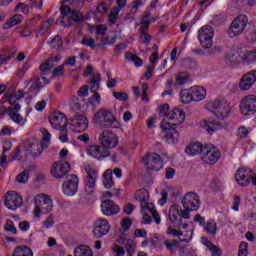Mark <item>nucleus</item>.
<instances>
[{
    "label": "nucleus",
    "mask_w": 256,
    "mask_h": 256,
    "mask_svg": "<svg viewBox=\"0 0 256 256\" xmlns=\"http://www.w3.org/2000/svg\"><path fill=\"white\" fill-rule=\"evenodd\" d=\"M42 133V141L41 143H30L26 147V151L28 155H32V157H39L43 154V149H47L49 145H51V133H49L48 129L42 128L40 129Z\"/></svg>",
    "instance_id": "5"
},
{
    "label": "nucleus",
    "mask_w": 256,
    "mask_h": 256,
    "mask_svg": "<svg viewBox=\"0 0 256 256\" xmlns=\"http://www.w3.org/2000/svg\"><path fill=\"white\" fill-rule=\"evenodd\" d=\"M48 45H52L53 49L61 51V49H63V40L61 39V36L57 35L48 41Z\"/></svg>",
    "instance_id": "42"
},
{
    "label": "nucleus",
    "mask_w": 256,
    "mask_h": 256,
    "mask_svg": "<svg viewBox=\"0 0 256 256\" xmlns=\"http://www.w3.org/2000/svg\"><path fill=\"white\" fill-rule=\"evenodd\" d=\"M112 253H114V256H125V248L119 246V245H114L112 247Z\"/></svg>",
    "instance_id": "63"
},
{
    "label": "nucleus",
    "mask_w": 256,
    "mask_h": 256,
    "mask_svg": "<svg viewBox=\"0 0 256 256\" xmlns=\"http://www.w3.org/2000/svg\"><path fill=\"white\" fill-rule=\"evenodd\" d=\"M212 108L214 109V115H216L217 119H225V117L229 115L230 108L227 102L215 100L212 102Z\"/></svg>",
    "instance_id": "23"
},
{
    "label": "nucleus",
    "mask_w": 256,
    "mask_h": 256,
    "mask_svg": "<svg viewBox=\"0 0 256 256\" xmlns=\"http://www.w3.org/2000/svg\"><path fill=\"white\" fill-rule=\"evenodd\" d=\"M71 171V165L66 160L54 162L51 166L50 173L55 179H63Z\"/></svg>",
    "instance_id": "11"
},
{
    "label": "nucleus",
    "mask_w": 256,
    "mask_h": 256,
    "mask_svg": "<svg viewBox=\"0 0 256 256\" xmlns=\"http://www.w3.org/2000/svg\"><path fill=\"white\" fill-rule=\"evenodd\" d=\"M112 95L114 98L117 99V101H127V99H129V95H127V93L125 92H112Z\"/></svg>",
    "instance_id": "59"
},
{
    "label": "nucleus",
    "mask_w": 256,
    "mask_h": 256,
    "mask_svg": "<svg viewBox=\"0 0 256 256\" xmlns=\"http://www.w3.org/2000/svg\"><path fill=\"white\" fill-rule=\"evenodd\" d=\"M142 161L150 171H161L163 169V159L157 153H148L143 158Z\"/></svg>",
    "instance_id": "12"
},
{
    "label": "nucleus",
    "mask_w": 256,
    "mask_h": 256,
    "mask_svg": "<svg viewBox=\"0 0 256 256\" xmlns=\"http://www.w3.org/2000/svg\"><path fill=\"white\" fill-rule=\"evenodd\" d=\"M4 205L7 207V209L15 211L23 205V198L16 191L7 192L5 194Z\"/></svg>",
    "instance_id": "16"
},
{
    "label": "nucleus",
    "mask_w": 256,
    "mask_h": 256,
    "mask_svg": "<svg viewBox=\"0 0 256 256\" xmlns=\"http://www.w3.org/2000/svg\"><path fill=\"white\" fill-rule=\"evenodd\" d=\"M202 127L209 133V135H213L217 129H221L222 125L218 120L208 118L203 120Z\"/></svg>",
    "instance_id": "29"
},
{
    "label": "nucleus",
    "mask_w": 256,
    "mask_h": 256,
    "mask_svg": "<svg viewBox=\"0 0 256 256\" xmlns=\"http://www.w3.org/2000/svg\"><path fill=\"white\" fill-rule=\"evenodd\" d=\"M55 225V216L50 214L45 221L42 222V227L44 229H51Z\"/></svg>",
    "instance_id": "48"
},
{
    "label": "nucleus",
    "mask_w": 256,
    "mask_h": 256,
    "mask_svg": "<svg viewBox=\"0 0 256 256\" xmlns=\"http://www.w3.org/2000/svg\"><path fill=\"white\" fill-rule=\"evenodd\" d=\"M12 256H33V250L27 246H18L13 250Z\"/></svg>",
    "instance_id": "38"
},
{
    "label": "nucleus",
    "mask_w": 256,
    "mask_h": 256,
    "mask_svg": "<svg viewBox=\"0 0 256 256\" xmlns=\"http://www.w3.org/2000/svg\"><path fill=\"white\" fill-rule=\"evenodd\" d=\"M190 91L192 93L193 101H203L207 96V91L201 86H193L190 88Z\"/></svg>",
    "instance_id": "32"
},
{
    "label": "nucleus",
    "mask_w": 256,
    "mask_h": 256,
    "mask_svg": "<svg viewBox=\"0 0 256 256\" xmlns=\"http://www.w3.org/2000/svg\"><path fill=\"white\" fill-rule=\"evenodd\" d=\"M201 159L206 165H215L221 159V152L217 147L207 144L204 146Z\"/></svg>",
    "instance_id": "8"
},
{
    "label": "nucleus",
    "mask_w": 256,
    "mask_h": 256,
    "mask_svg": "<svg viewBox=\"0 0 256 256\" xmlns=\"http://www.w3.org/2000/svg\"><path fill=\"white\" fill-rule=\"evenodd\" d=\"M92 93H94V95L88 99V103L89 105H92V107H95V103H101V95H99L97 92Z\"/></svg>",
    "instance_id": "55"
},
{
    "label": "nucleus",
    "mask_w": 256,
    "mask_h": 256,
    "mask_svg": "<svg viewBox=\"0 0 256 256\" xmlns=\"http://www.w3.org/2000/svg\"><path fill=\"white\" fill-rule=\"evenodd\" d=\"M119 17V8H112L108 16L109 23L115 25L117 23V18Z\"/></svg>",
    "instance_id": "49"
},
{
    "label": "nucleus",
    "mask_w": 256,
    "mask_h": 256,
    "mask_svg": "<svg viewBox=\"0 0 256 256\" xmlns=\"http://www.w3.org/2000/svg\"><path fill=\"white\" fill-rule=\"evenodd\" d=\"M187 83H191V74L188 72H179L176 74V85L179 87H183V85H187Z\"/></svg>",
    "instance_id": "36"
},
{
    "label": "nucleus",
    "mask_w": 256,
    "mask_h": 256,
    "mask_svg": "<svg viewBox=\"0 0 256 256\" xmlns=\"http://www.w3.org/2000/svg\"><path fill=\"white\" fill-rule=\"evenodd\" d=\"M82 21L83 14H81V12L73 10L72 13L62 17L61 25H63L64 27H71L75 25V23H81Z\"/></svg>",
    "instance_id": "24"
},
{
    "label": "nucleus",
    "mask_w": 256,
    "mask_h": 256,
    "mask_svg": "<svg viewBox=\"0 0 256 256\" xmlns=\"http://www.w3.org/2000/svg\"><path fill=\"white\" fill-rule=\"evenodd\" d=\"M102 183L105 189H111L115 182L113 181V171L111 169L106 170L102 175Z\"/></svg>",
    "instance_id": "35"
},
{
    "label": "nucleus",
    "mask_w": 256,
    "mask_h": 256,
    "mask_svg": "<svg viewBox=\"0 0 256 256\" xmlns=\"http://www.w3.org/2000/svg\"><path fill=\"white\" fill-rule=\"evenodd\" d=\"M247 23H249L247 16L241 14L236 17L228 28V37H230V39H234V37H239V35H241L245 31V29H247Z\"/></svg>",
    "instance_id": "6"
},
{
    "label": "nucleus",
    "mask_w": 256,
    "mask_h": 256,
    "mask_svg": "<svg viewBox=\"0 0 256 256\" xmlns=\"http://www.w3.org/2000/svg\"><path fill=\"white\" fill-rule=\"evenodd\" d=\"M249 136V130L245 126H240L237 129V138L238 139H247Z\"/></svg>",
    "instance_id": "51"
},
{
    "label": "nucleus",
    "mask_w": 256,
    "mask_h": 256,
    "mask_svg": "<svg viewBox=\"0 0 256 256\" xmlns=\"http://www.w3.org/2000/svg\"><path fill=\"white\" fill-rule=\"evenodd\" d=\"M96 41H100L97 47H107V45H109V38L105 36V34L101 35V37L96 36Z\"/></svg>",
    "instance_id": "60"
},
{
    "label": "nucleus",
    "mask_w": 256,
    "mask_h": 256,
    "mask_svg": "<svg viewBox=\"0 0 256 256\" xmlns=\"http://www.w3.org/2000/svg\"><path fill=\"white\" fill-rule=\"evenodd\" d=\"M256 83V70L247 72L240 79L239 87L241 91H249Z\"/></svg>",
    "instance_id": "21"
},
{
    "label": "nucleus",
    "mask_w": 256,
    "mask_h": 256,
    "mask_svg": "<svg viewBox=\"0 0 256 256\" xmlns=\"http://www.w3.org/2000/svg\"><path fill=\"white\" fill-rule=\"evenodd\" d=\"M81 44L85 45L86 47H90V49H95V47H97V44H95V40L87 37H84L82 39Z\"/></svg>",
    "instance_id": "57"
},
{
    "label": "nucleus",
    "mask_w": 256,
    "mask_h": 256,
    "mask_svg": "<svg viewBox=\"0 0 256 256\" xmlns=\"http://www.w3.org/2000/svg\"><path fill=\"white\" fill-rule=\"evenodd\" d=\"M16 181L18 183H27V181H29V172L24 170L22 173L18 174L16 176Z\"/></svg>",
    "instance_id": "53"
},
{
    "label": "nucleus",
    "mask_w": 256,
    "mask_h": 256,
    "mask_svg": "<svg viewBox=\"0 0 256 256\" xmlns=\"http://www.w3.org/2000/svg\"><path fill=\"white\" fill-rule=\"evenodd\" d=\"M180 100L184 104L191 103V101H193V94L191 92V88L188 90L183 89L180 91Z\"/></svg>",
    "instance_id": "40"
},
{
    "label": "nucleus",
    "mask_w": 256,
    "mask_h": 256,
    "mask_svg": "<svg viewBox=\"0 0 256 256\" xmlns=\"http://www.w3.org/2000/svg\"><path fill=\"white\" fill-rule=\"evenodd\" d=\"M85 171H86L85 191L86 193H88V195H93V193H95V183L99 178V174L97 173V170H95L89 165L85 167Z\"/></svg>",
    "instance_id": "15"
},
{
    "label": "nucleus",
    "mask_w": 256,
    "mask_h": 256,
    "mask_svg": "<svg viewBox=\"0 0 256 256\" xmlns=\"http://www.w3.org/2000/svg\"><path fill=\"white\" fill-rule=\"evenodd\" d=\"M235 179L241 187H247V185L256 186V175L250 168H239L235 173Z\"/></svg>",
    "instance_id": "7"
},
{
    "label": "nucleus",
    "mask_w": 256,
    "mask_h": 256,
    "mask_svg": "<svg viewBox=\"0 0 256 256\" xmlns=\"http://www.w3.org/2000/svg\"><path fill=\"white\" fill-rule=\"evenodd\" d=\"M21 110V105L19 104H15L14 106H10L8 107V117H10V119H12V121L14 123H23V121H25V119L23 118V116H21V114H19V111Z\"/></svg>",
    "instance_id": "30"
},
{
    "label": "nucleus",
    "mask_w": 256,
    "mask_h": 256,
    "mask_svg": "<svg viewBox=\"0 0 256 256\" xmlns=\"http://www.w3.org/2000/svg\"><path fill=\"white\" fill-rule=\"evenodd\" d=\"M135 199L140 202L141 209H143V211H149L154 218L156 225H159L161 223V216L155 209L153 203H149V191L145 188L137 190Z\"/></svg>",
    "instance_id": "3"
},
{
    "label": "nucleus",
    "mask_w": 256,
    "mask_h": 256,
    "mask_svg": "<svg viewBox=\"0 0 256 256\" xmlns=\"http://www.w3.org/2000/svg\"><path fill=\"white\" fill-rule=\"evenodd\" d=\"M125 59H127V61H132V63H134V65H135V67L143 66V60H141V58H139V56H137L131 52L125 53Z\"/></svg>",
    "instance_id": "41"
},
{
    "label": "nucleus",
    "mask_w": 256,
    "mask_h": 256,
    "mask_svg": "<svg viewBox=\"0 0 256 256\" xmlns=\"http://www.w3.org/2000/svg\"><path fill=\"white\" fill-rule=\"evenodd\" d=\"M53 67H55V64H53V59H48L46 62H43L39 66V70L42 73H49V71H51V69H53Z\"/></svg>",
    "instance_id": "46"
},
{
    "label": "nucleus",
    "mask_w": 256,
    "mask_h": 256,
    "mask_svg": "<svg viewBox=\"0 0 256 256\" xmlns=\"http://www.w3.org/2000/svg\"><path fill=\"white\" fill-rule=\"evenodd\" d=\"M17 54V49H3L0 51V65L3 63H7V61H11L13 57Z\"/></svg>",
    "instance_id": "34"
},
{
    "label": "nucleus",
    "mask_w": 256,
    "mask_h": 256,
    "mask_svg": "<svg viewBox=\"0 0 256 256\" xmlns=\"http://www.w3.org/2000/svg\"><path fill=\"white\" fill-rule=\"evenodd\" d=\"M35 208L33 210L34 217L39 219L41 215H46V213H51L53 211V200L51 196L44 194H38L34 198Z\"/></svg>",
    "instance_id": "4"
},
{
    "label": "nucleus",
    "mask_w": 256,
    "mask_h": 256,
    "mask_svg": "<svg viewBox=\"0 0 256 256\" xmlns=\"http://www.w3.org/2000/svg\"><path fill=\"white\" fill-rule=\"evenodd\" d=\"M131 225H133V221L131 218H124L121 221V227L124 231H129L131 229Z\"/></svg>",
    "instance_id": "62"
},
{
    "label": "nucleus",
    "mask_w": 256,
    "mask_h": 256,
    "mask_svg": "<svg viewBox=\"0 0 256 256\" xmlns=\"http://www.w3.org/2000/svg\"><path fill=\"white\" fill-rule=\"evenodd\" d=\"M101 83V74L96 73L92 75V79L89 81L91 93H97L99 91V84Z\"/></svg>",
    "instance_id": "37"
},
{
    "label": "nucleus",
    "mask_w": 256,
    "mask_h": 256,
    "mask_svg": "<svg viewBox=\"0 0 256 256\" xmlns=\"http://www.w3.org/2000/svg\"><path fill=\"white\" fill-rule=\"evenodd\" d=\"M26 92L23 90H15V86H10L8 91L5 94V97L2 98V103H5V101H8L10 104V107H15V105H19L17 101L19 99H23L25 97Z\"/></svg>",
    "instance_id": "19"
},
{
    "label": "nucleus",
    "mask_w": 256,
    "mask_h": 256,
    "mask_svg": "<svg viewBox=\"0 0 256 256\" xmlns=\"http://www.w3.org/2000/svg\"><path fill=\"white\" fill-rule=\"evenodd\" d=\"M243 63H255L256 61V50L247 51L242 55Z\"/></svg>",
    "instance_id": "43"
},
{
    "label": "nucleus",
    "mask_w": 256,
    "mask_h": 256,
    "mask_svg": "<svg viewBox=\"0 0 256 256\" xmlns=\"http://www.w3.org/2000/svg\"><path fill=\"white\" fill-rule=\"evenodd\" d=\"M205 146L201 142H194L185 148V151L188 155H203V150Z\"/></svg>",
    "instance_id": "33"
},
{
    "label": "nucleus",
    "mask_w": 256,
    "mask_h": 256,
    "mask_svg": "<svg viewBox=\"0 0 256 256\" xmlns=\"http://www.w3.org/2000/svg\"><path fill=\"white\" fill-rule=\"evenodd\" d=\"M87 127H89V120L83 115L76 116L71 122L72 131H75V133L86 131Z\"/></svg>",
    "instance_id": "25"
},
{
    "label": "nucleus",
    "mask_w": 256,
    "mask_h": 256,
    "mask_svg": "<svg viewBox=\"0 0 256 256\" xmlns=\"http://www.w3.org/2000/svg\"><path fill=\"white\" fill-rule=\"evenodd\" d=\"M249 244L247 242H241L238 250V256H247L249 255V251L247 250Z\"/></svg>",
    "instance_id": "52"
},
{
    "label": "nucleus",
    "mask_w": 256,
    "mask_h": 256,
    "mask_svg": "<svg viewBox=\"0 0 256 256\" xmlns=\"http://www.w3.org/2000/svg\"><path fill=\"white\" fill-rule=\"evenodd\" d=\"M52 75L53 77H62V75H65V66L62 64L54 68Z\"/></svg>",
    "instance_id": "61"
},
{
    "label": "nucleus",
    "mask_w": 256,
    "mask_h": 256,
    "mask_svg": "<svg viewBox=\"0 0 256 256\" xmlns=\"http://www.w3.org/2000/svg\"><path fill=\"white\" fill-rule=\"evenodd\" d=\"M165 133V141L168 142L169 145H175V143H179V132L175 130V127L162 129Z\"/></svg>",
    "instance_id": "31"
},
{
    "label": "nucleus",
    "mask_w": 256,
    "mask_h": 256,
    "mask_svg": "<svg viewBox=\"0 0 256 256\" xmlns=\"http://www.w3.org/2000/svg\"><path fill=\"white\" fill-rule=\"evenodd\" d=\"M53 24V18H49L45 22H43L40 26V29L38 31L39 35H45L47 33V30L51 28V25Z\"/></svg>",
    "instance_id": "47"
},
{
    "label": "nucleus",
    "mask_w": 256,
    "mask_h": 256,
    "mask_svg": "<svg viewBox=\"0 0 256 256\" xmlns=\"http://www.w3.org/2000/svg\"><path fill=\"white\" fill-rule=\"evenodd\" d=\"M86 153L90 157L98 159V161H102V159L111 157V152L105 150L101 144L88 146V148L86 149Z\"/></svg>",
    "instance_id": "20"
},
{
    "label": "nucleus",
    "mask_w": 256,
    "mask_h": 256,
    "mask_svg": "<svg viewBox=\"0 0 256 256\" xmlns=\"http://www.w3.org/2000/svg\"><path fill=\"white\" fill-rule=\"evenodd\" d=\"M179 211H180L179 205H172L169 209L168 217H169L170 223H172L174 227H179L181 223H183V219L180 218Z\"/></svg>",
    "instance_id": "28"
},
{
    "label": "nucleus",
    "mask_w": 256,
    "mask_h": 256,
    "mask_svg": "<svg viewBox=\"0 0 256 256\" xmlns=\"http://www.w3.org/2000/svg\"><path fill=\"white\" fill-rule=\"evenodd\" d=\"M4 230L7 233H12V235H17V227H15V223L11 219H7L4 224Z\"/></svg>",
    "instance_id": "45"
},
{
    "label": "nucleus",
    "mask_w": 256,
    "mask_h": 256,
    "mask_svg": "<svg viewBox=\"0 0 256 256\" xmlns=\"http://www.w3.org/2000/svg\"><path fill=\"white\" fill-rule=\"evenodd\" d=\"M152 39L153 37L149 35L147 32L140 33V40H141V43H144V45H149Z\"/></svg>",
    "instance_id": "58"
},
{
    "label": "nucleus",
    "mask_w": 256,
    "mask_h": 256,
    "mask_svg": "<svg viewBox=\"0 0 256 256\" xmlns=\"http://www.w3.org/2000/svg\"><path fill=\"white\" fill-rule=\"evenodd\" d=\"M111 231V225L109 221L105 218H99L95 221L94 227L92 230L93 236L96 239H101V237H105Z\"/></svg>",
    "instance_id": "17"
},
{
    "label": "nucleus",
    "mask_w": 256,
    "mask_h": 256,
    "mask_svg": "<svg viewBox=\"0 0 256 256\" xmlns=\"http://www.w3.org/2000/svg\"><path fill=\"white\" fill-rule=\"evenodd\" d=\"M240 111L242 115H254L256 113V96L248 95L240 102Z\"/></svg>",
    "instance_id": "18"
},
{
    "label": "nucleus",
    "mask_w": 256,
    "mask_h": 256,
    "mask_svg": "<svg viewBox=\"0 0 256 256\" xmlns=\"http://www.w3.org/2000/svg\"><path fill=\"white\" fill-rule=\"evenodd\" d=\"M204 231L210 235H216L217 233V223L215 220H209L206 225H204Z\"/></svg>",
    "instance_id": "44"
},
{
    "label": "nucleus",
    "mask_w": 256,
    "mask_h": 256,
    "mask_svg": "<svg viewBox=\"0 0 256 256\" xmlns=\"http://www.w3.org/2000/svg\"><path fill=\"white\" fill-rule=\"evenodd\" d=\"M66 181L62 185V191L64 195H67L68 197H73V195L77 194V191H79V178L77 175H68L66 177Z\"/></svg>",
    "instance_id": "14"
},
{
    "label": "nucleus",
    "mask_w": 256,
    "mask_h": 256,
    "mask_svg": "<svg viewBox=\"0 0 256 256\" xmlns=\"http://www.w3.org/2000/svg\"><path fill=\"white\" fill-rule=\"evenodd\" d=\"M182 206L187 211H197L201 207V198L195 192H188L182 198Z\"/></svg>",
    "instance_id": "13"
},
{
    "label": "nucleus",
    "mask_w": 256,
    "mask_h": 256,
    "mask_svg": "<svg viewBox=\"0 0 256 256\" xmlns=\"http://www.w3.org/2000/svg\"><path fill=\"white\" fill-rule=\"evenodd\" d=\"M224 61L227 65H238L239 56H224Z\"/></svg>",
    "instance_id": "56"
},
{
    "label": "nucleus",
    "mask_w": 256,
    "mask_h": 256,
    "mask_svg": "<svg viewBox=\"0 0 256 256\" xmlns=\"http://www.w3.org/2000/svg\"><path fill=\"white\" fill-rule=\"evenodd\" d=\"M101 211L103 215H117L119 213L120 208L116 205L112 200H104L101 203Z\"/></svg>",
    "instance_id": "27"
},
{
    "label": "nucleus",
    "mask_w": 256,
    "mask_h": 256,
    "mask_svg": "<svg viewBox=\"0 0 256 256\" xmlns=\"http://www.w3.org/2000/svg\"><path fill=\"white\" fill-rule=\"evenodd\" d=\"M98 143L104 149H115L119 145V138L110 130H104L98 137Z\"/></svg>",
    "instance_id": "10"
},
{
    "label": "nucleus",
    "mask_w": 256,
    "mask_h": 256,
    "mask_svg": "<svg viewBox=\"0 0 256 256\" xmlns=\"http://www.w3.org/2000/svg\"><path fill=\"white\" fill-rule=\"evenodd\" d=\"M215 30L210 25L203 26L198 31V39L203 49H211L213 47V37Z\"/></svg>",
    "instance_id": "9"
},
{
    "label": "nucleus",
    "mask_w": 256,
    "mask_h": 256,
    "mask_svg": "<svg viewBox=\"0 0 256 256\" xmlns=\"http://www.w3.org/2000/svg\"><path fill=\"white\" fill-rule=\"evenodd\" d=\"M125 247H126V251H127L129 256L134 255L135 247H136L135 241H133L131 239L127 240L126 244H125Z\"/></svg>",
    "instance_id": "50"
},
{
    "label": "nucleus",
    "mask_w": 256,
    "mask_h": 256,
    "mask_svg": "<svg viewBox=\"0 0 256 256\" xmlns=\"http://www.w3.org/2000/svg\"><path fill=\"white\" fill-rule=\"evenodd\" d=\"M92 122L96 127H103L104 129H107V127H117L119 125L113 112L105 108H101L95 112Z\"/></svg>",
    "instance_id": "2"
},
{
    "label": "nucleus",
    "mask_w": 256,
    "mask_h": 256,
    "mask_svg": "<svg viewBox=\"0 0 256 256\" xmlns=\"http://www.w3.org/2000/svg\"><path fill=\"white\" fill-rule=\"evenodd\" d=\"M160 115L165 117L161 122V129H171V127H179V125L185 123V112L179 108L169 111L168 104L160 106Z\"/></svg>",
    "instance_id": "1"
},
{
    "label": "nucleus",
    "mask_w": 256,
    "mask_h": 256,
    "mask_svg": "<svg viewBox=\"0 0 256 256\" xmlns=\"http://www.w3.org/2000/svg\"><path fill=\"white\" fill-rule=\"evenodd\" d=\"M30 85V91H41L45 85H49L51 83V80L47 77H39L37 75H33L29 81Z\"/></svg>",
    "instance_id": "26"
},
{
    "label": "nucleus",
    "mask_w": 256,
    "mask_h": 256,
    "mask_svg": "<svg viewBox=\"0 0 256 256\" xmlns=\"http://www.w3.org/2000/svg\"><path fill=\"white\" fill-rule=\"evenodd\" d=\"M50 125L53 129H63L67 127V116L61 112H54L49 116Z\"/></svg>",
    "instance_id": "22"
},
{
    "label": "nucleus",
    "mask_w": 256,
    "mask_h": 256,
    "mask_svg": "<svg viewBox=\"0 0 256 256\" xmlns=\"http://www.w3.org/2000/svg\"><path fill=\"white\" fill-rule=\"evenodd\" d=\"M29 7L31 6L25 3H18L15 7V11H21V13H24V15H29Z\"/></svg>",
    "instance_id": "54"
},
{
    "label": "nucleus",
    "mask_w": 256,
    "mask_h": 256,
    "mask_svg": "<svg viewBox=\"0 0 256 256\" xmlns=\"http://www.w3.org/2000/svg\"><path fill=\"white\" fill-rule=\"evenodd\" d=\"M23 15L21 14H16L13 15L6 23H5V28L6 29H11V27H15V25H21L23 23Z\"/></svg>",
    "instance_id": "39"
},
{
    "label": "nucleus",
    "mask_w": 256,
    "mask_h": 256,
    "mask_svg": "<svg viewBox=\"0 0 256 256\" xmlns=\"http://www.w3.org/2000/svg\"><path fill=\"white\" fill-rule=\"evenodd\" d=\"M209 251L212 253V256H222L223 255V251L221 250V248L217 247L215 244L211 246Z\"/></svg>",
    "instance_id": "64"
}]
</instances>
